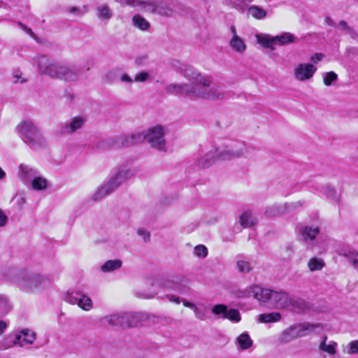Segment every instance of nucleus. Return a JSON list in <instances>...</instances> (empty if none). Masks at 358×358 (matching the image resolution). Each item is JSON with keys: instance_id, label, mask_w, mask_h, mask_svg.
Listing matches in <instances>:
<instances>
[{"instance_id": "obj_1", "label": "nucleus", "mask_w": 358, "mask_h": 358, "mask_svg": "<svg viewBox=\"0 0 358 358\" xmlns=\"http://www.w3.org/2000/svg\"><path fill=\"white\" fill-rule=\"evenodd\" d=\"M34 59L41 74L66 82H75L79 79L80 70L76 66L51 60L45 55L37 56Z\"/></svg>"}, {"instance_id": "obj_2", "label": "nucleus", "mask_w": 358, "mask_h": 358, "mask_svg": "<svg viewBox=\"0 0 358 358\" xmlns=\"http://www.w3.org/2000/svg\"><path fill=\"white\" fill-rule=\"evenodd\" d=\"M246 151V145L243 142H236L220 148H213L198 159L197 166L200 168L209 167L217 160L229 161L240 157Z\"/></svg>"}, {"instance_id": "obj_3", "label": "nucleus", "mask_w": 358, "mask_h": 358, "mask_svg": "<svg viewBox=\"0 0 358 358\" xmlns=\"http://www.w3.org/2000/svg\"><path fill=\"white\" fill-rule=\"evenodd\" d=\"M50 286V281L47 277L27 270H23L17 281V287L29 293H39Z\"/></svg>"}, {"instance_id": "obj_4", "label": "nucleus", "mask_w": 358, "mask_h": 358, "mask_svg": "<svg viewBox=\"0 0 358 358\" xmlns=\"http://www.w3.org/2000/svg\"><path fill=\"white\" fill-rule=\"evenodd\" d=\"M134 173V171L129 169H119L106 183L98 188L93 194V200L97 201L108 196L117 189L122 182L131 178Z\"/></svg>"}, {"instance_id": "obj_5", "label": "nucleus", "mask_w": 358, "mask_h": 358, "mask_svg": "<svg viewBox=\"0 0 358 358\" xmlns=\"http://www.w3.org/2000/svg\"><path fill=\"white\" fill-rule=\"evenodd\" d=\"M145 140V136L143 133L138 132L129 135L122 134L115 138L100 141L97 143V147L101 150L119 148L138 144L143 142Z\"/></svg>"}, {"instance_id": "obj_6", "label": "nucleus", "mask_w": 358, "mask_h": 358, "mask_svg": "<svg viewBox=\"0 0 358 358\" xmlns=\"http://www.w3.org/2000/svg\"><path fill=\"white\" fill-rule=\"evenodd\" d=\"M17 128L22 140L26 143L35 145H41L43 143V138L40 130L31 120L22 122Z\"/></svg>"}, {"instance_id": "obj_7", "label": "nucleus", "mask_w": 358, "mask_h": 358, "mask_svg": "<svg viewBox=\"0 0 358 358\" xmlns=\"http://www.w3.org/2000/svg\"><path fill=\"white\" fill-rule=\"evenodd\" d=\"M180 71L187 80L192 82V85L190 86L192 88H197L201 85H210L212 83L210 77L201 75L192 66L182 64Z\"/></svg>"}, {"instance_id": "obj_8", "label": "nucleus", "mask_w": 358, "mask_h": 358, "mask_svg": "<svg viewBox=\"0 0 358 358\" xmlns=\"http://www.w3.org/2000/svg\"><path fill=\"white\" fill-rule=\"evenodd\" d=\"M165 130L161 125L150 127L145 134L147 140L152 148L159 151L166 150Z\"/></svg>"}, {"instance_id": "obj_9", "label": "nucleus", "mask_w": 358, "mask_h": 358, "mask_svg": "<svg viewBox=\"0 0 358 358\" xmlns=\"http://www.w3.org/2000/svg\"><path fill=\"white\" fill-rule=\"evenodd\" d=\"M210 85L196 87L194 98L203 99L206 100H220L226 96V92L221 86H214L210 87Z\"/></svg>"}, {"instance_id": "obj_10", "label": "nucleus", "mask_w": 358, "mask_h": 358, "mask_svg": "<svg viewBox=\"0 0 358 358\" xmlns=\"http://www.w3.org/2000/svg\"><path fill=\"white\" fill-rule=\"evenodd\" d=\"M87 120L83 116H75L69 121L59 125L57 134L59 136L72 134L80 129L85 124Z\"/></svg>"}, {"instance_id": "obj_11", "label": "nucleus", "mask_w": 358, "mask_h": 358, "mask_svg": "<svg viewBox=\"0 0 358 358\" xmlns=\"http://www.w3.org/2000/svg\"><path fill=\"white\" fill-rule=\"evenodd\" d=\"M211 312L215 315H221L222 319H228L231 322L237 323L241 321V317L236 309H228L224 304H216L211 308Z\"/></svg>"}, {"instance_id": "obj_12", "label": "nucleus", "mask_w": 358, "mask_h": 358, "mask_svg": "<svg viewBox=\"0 0 358 358\" xmlns=\"http://www.w3.org/2000/svg\"><path fill=\"white\" fill-rule=\"evenodd\" d=\"M144 10L164 17H170L173 13V8L169 5L157 2L155 0L146 1Z\"/></svg>"}, {"instance_id": "obj_13", "label": "nucleus", "mask_w": 358, "mask_h": 358, "mask_svg": "<svg viewBox=\"0 0 358 358\" xmlns=\"http://www.w3.org/2000/svg\"><path fill=\"white\" fill-rule=\"evenodd\" d=\"M66 301L71 304H77L80 308L86 311L92 308V299L82 292L68 293Z\"/></svg>"}, {"instance_id": "obj_14", "label": "nucleus", "mask_w": 358, "mask_h": 358, "mask_svg": "<svg viewBox=\"0 0 358 358\" xmlns=\"http://www.w3.org/2000/svg\"><path fill=\"white\" fill-rule=\"evenodd\" d=\"M103 321L112 327L127 328L131 325L130 316L127 313L110 315L105 317Z\"/></svg>"}, {"instance_id": "obj_15", "label": "nucleus", "mask_w": 358, "mask_h": 358, "mask_svg": "<svg viewBox=\"0 0 358 358\" xmlns=\"http://www.w3.org/2000/svg\"><path fill=\"white\" fill-rule=\"evenodd\" d=\"M317 68L311 64H299L294 70V77L299 81L311 78Z\"/></svg>"}, {"instance_id": "obj_16", "label": "nucleus", "mask_w": 358, "mask_h": 358, "mask_svg": "<svg viewBox=\"0 0 358 358\" xmlns=\"http://www.w3.org/2000/svg\"><path fill=\"white\" fill-rule=\"evenodd\" d=\"M277 308H287L292 304V299L285 292L272 291L269 301Z\"/></svg>"}, {"instance_id": "obj_17", "label": "nucleus", "mask_w": 358, "mask_h": 358, "mask_svg": "<svg viewBox=\"0 0 358 358\" xmlns=\"http://www.w3.org/2000/svg\"><path fill=\"white\" fill-rule=\"evenodd\" d=\"M299 337L307 336L313 334H319L324 330V326L320 323L303 322L296 324Z\"/></svg>"}, {"instance_id": "obj_18", "label": "nucleus", "mask_w": 358, "mask_h": 358, "mask_svg": "<svg viewBox=\"0 0 358 358\" xmlns=\"http://www.w3.org/2000/svg\"><path fill=\"white\" fill-rule=\"evenodd\" d=\"M165 90L169 94H184L194 98L195 88L191 87L189 84H170L166 87Z\"/></svg>"}, {"instance_id": "obj_19", "label": "nucleus", "mask_w": 358, "mask_h": 358, "mask_svg": "<svg viewBox=\"0 0 358 358\" xmlns=\"http://www.w3.org/2000/svg\"><path fill=\"white\" fill-rule=\"evenodd\" d=\"M36 339L35 332L29 329H23L15 334L13 338V343L24 347L26 345H31Z\"/></svg>"}, {"instance_id": "obj_20", "label": "nucleus", "mask_w": 358, "mask_h": 358, "mask_svg": "<svg viewBox=\"0 0 358 358\" xmlns=\"http://www.w3.org/2000/svg\"><path fill=\"white\" fill-rule=\"evenodd\" d=\"M272 291L269 289H264L258 285H253L249 289V294L258 301L268 302L270 301Z\"/></svg>"}, {"instance_id": "obj_21", "label": "nucleus", "mask_w": 358, "mask_h": 358, "mask_svg": "<svg viewBox=\"0 0 358 358\" xmlns=\"http://www.w3.org/2000/svg\"><path fill=\"white\" fill-rule=\"evenodd\" d=\"M22 271L23 270H20L13 266H8L1 270V274L6 281L14 283L17 286V281L20 280V276Z\"/></svg>"}, {"instance_id": "obj_22", "label": "nucleus", "mask_w": 358, "mask_h": 358, "mask_svg": "<svg viewBox=\"0 0 358 358\" xmlns=\"http://www.w3.org/2000/svg\"><path fill=\"white\" fill-rule=\"evenodd\" d=\"M172 282L174 283L175 289L182 294L188 291L187 285L189 283V279L183 275H178L173 276Z\"/></svg>"}, {"instance_id": "obj_23", "label": "nucleus", "mask_w": 358, "mask_h": 358, "mask_svg": "<svg viewBox=\"0 0 358 358\" xmlns=\"http://www.w3.org/2000/svg\"><path fill=\"white\" fill-rule=\"evenodd\" d=\"M299 337L297 327L296 324H294L284 330L279 339L282 343H289Z\"/></svg>"}, {"instance_id": "obj_24", "label": "nucleus", "mask_w": 358, "mask_h": 358, "mask_svg": "<svg viewBox=\"0 0 358 358\" xmlns=\"http://www.w3.org/2000/svg\"><path fill=\"white\" fill-rule=\"evenodd\" d=\"M19 169L20 178L24 182L26 180H32L38 173L36 169L26 164H20Z\"/></svg>"}, {"instance_id": "obj_25", "label": "nucleus", "mask_w": 358, "mask_h": 358, "mask_svg": "<svg viewBox=\"0 0 358 358\" xmlns=\"http://www.w3.org/2000/svg\"><path fill=\"white\" fill-rule=\"evenodd\" d=\"M239 222L243 227L248 228L254 226L257 220L250 211H245L241 215Z\"/></svg>"}, {"instance_id": "obj_26", "label": "nucleus", "mask_w": 358, "mask_h": 358, "mask_svg": "<svg viewBox=\"0 0 358 358\" xmlns=\"http://www.w3.org/2000/svg\"><path fill=\"white\" fill-rule=\"evenodd\" d=\"M97 17L101 20L109 21L113 17V11L106 4L99 5L96 8Z\"/></svg>"}, {"instance_id": "obj_27", "label": "nucleus", "mask_w": 358, "mask_h": 358, "mask_svg": "<svg viewBox=\"0 0 358 358\" xmlns=\"http://www.w3.org/2000/svg\"><path fill=\"white\" fill-rule=\"evenodd\" d=\"M319 232L320 229L316 226H306L301 231L305 241L314 240Z\"/></svg>"}, {"instance_id": "obj_28", "label": "nucleus", "mask_w": 358, "mask_h": 358, "mask_svg": "<svg viewBox=\"0 0 358 358\" xmlns=\"http://www.w3.org/2000/svg\"><path fill=\"white\" fill-rule=\"evenodd\" d=\"M229 44L232 50L238 53H243L246 49L245 42L238 36H232Z\"/></svg>"}, {"instance_id": "obj_29", "label": "nucleus", "mask_w": 358, "mask_h": 358, "mask_svg": "<svg viewBox=\"0 0 358 358\" xmlns=\"http://www.w3.org/2000/svg\"><path fill=\"white\" fill-rule=\"evenodd\" d=\"M132 22L134 27L142 31H147L150 27V23L138 14L133 16Z\"/></svg>"}, {"instance_id": "obj_30", "label": "nucleus", "mask_w": 358, "mask_h": 358, "mask_svg": "<svg viewBox=\"0 0 358 358\" xmlns=\"http://www.w3.org/2000/svg\"><path fill=\"white\" fill-rule=\"evenodd\" d=\"M122 264L120 259L108 260L101 266V271L103 273L111 272L120 268Z\"/></svg>"}, {"instance_id": "obj_31", "label": "nucleus", "mask_w": 358, "mask_h": 358, "mask_svg": "<svg viewBox=\"0 0 358 358\" xmlns=\"http://www.w3.org/2000/svg\"><path fill=\"white\" fill-rule=\"evenodd\" d=\"M48 186V181L43 176H37L31 180V187L36 191L45 190Z\"/></svg>"}, {"instance_id": "obj_32", "label": "nucleus", "mask_w": 358, "mask_h": 358, "mask_svg": "<svg viewBox=\"0 0 358 358\" xmlns=\"http://www.w3.org/2000/svg\"><path fill=\"white\" fill-rule=\"evenodd\" d=\"M287 204L272 205L266 207L265 214L269 217H273L281 215L286 210Z\"/></svg>"}, {"instance_id": "obj_33", "label": "nucleus", "mask_w": 358, "mask_h": 358, "mask_svg": "<svg viewBox=\"0 0 358 358\" xmlns=\"http://www.w3.org/2000/svg\"><path fill=\"white\" fill-rule=\"evenodd\" d=\"M274 40H275V44L284 45L294 42L295 37L289 32H285L280 36H275Z\"/></svg>"}, {"instance_id": "obj_34", "label": "nucleus", "mask_w": 358, "mask_h": 358, "mask_svg": "<svg viewBox=\"0 0 358 358\" xmlns=\"http://www.w3.org/2000/svg\"><path fill=\"white\" fill-rule=\"evenodd\" d=\"M280 318L281 315L278 313H264L259 315V321L262 323L278 322Z\"/></svg>"}, {"instance_id": "obj_35", "label": "nucleus", "mask_w": 358, "mask_h": 358, "mask_svg": "<svg viewBox=\"0 0 358 358\" xmlns=\"http://www.w3.org/2000/svg\"><path fill=\"white\" fill-rule=\"evenodd\" d=\"M237 342L243 350L250 348L253 343L252 340L250 338L248 333H243L238 336Z\"/></svg>"}, {"instance_id": "obj_36", "label": "nucleus", "mask_w": 358, "mask_h": 358, "mask_svg": "<svg viewBox=\"0 0 358 358\" xmlns=\"http://www.w3.org/2000/svg\"><path fill=\"white\" fill-rule=\"evenodd\" d=\"M343 255L348 262L358 271V252L353 250L343 252Z\"/></svg>"}, {"instance_id": "obj_37", "label": "nucleus", "mask_w": 358, "mask_h": 358, "mask_svg": "<svg viewBox=\"0 0 358 358\" xmlns=\"http://www.w3.org/2000/svg\"><path fill=\"white\" fill-rule=\"evenodd\" d=\"M12 308L8 299L5 295L0 294V316H3L8 313Z\"/></svg>"}, {"instance_id": "obj_38", "label": "nucleus", "mask_w": 358, "mask_h": 358, "mask_svg": "<svg viewBox=\"0 0 358 358\" xmlns=\"http://www.w3.org/2000/svg\"><path fill=\"white\" fill-rule=\"evenodd\" d=\"M327 340V336H324L323 337L322 341H321V343L320 344L319 348L321 350L326 352L330 355H334L336 353L335 346L336 345V343L334 342H332L329 344H327L326 343Z\"/></svg>"}, {"instance_id": "obj_39", "label": "nucleus", "mask_w": 358, "mask_h": 358, "mask_svg": "<svg viewBox=\"0 0 358 358\" xmlns=\"http://www.w3.org/2000/svg\"><path fill=\"white\" fill-rule=\"evenodd\" d=\"M248 11L253 17L257 20H262L266 16V12L257 6H251L248 8Z\"/></svg>"}, {"instance_id": "obj_40", "label": "nucleus", "mask_w": 358, "mask_h": 358, "mask_svg": "<svg viewBox=\"0 0 358 358\" xmlns=\"http://www.w3.org/2000/svg\"><path fill=\"white\" fill-rule=\"evenodd\" d=\"M324 265V262L322 259L315 257L311 258L308 263V266L311 271L321 270Z\"/></svg>"}, {"instance_id": "obj_41", "label": "nucleus", "mask_w": 358, "mask_h": 358, "mask_svg": "<svg viewBox=\"0 0 358 358\" xmlns=\"http://www.w3.org/2000/svg\"><path fill=\"white\" fill-rule=\"evenodd\" d=\"M117 3L122 6H129L132 7H141L144 10L146 1L141 0H115Z\"/></svg>"}, {"instance_id": "obj_42", "label": "nucleus", "mask_w": 358, "mask_h": 358, "mask_svg": "<svg viewBox=\"0 0 358 358\" xmlns=\"http://www.w3.org/2000/svg\"><path fill=\"white\" fill-rule=\"evenodd\" d=\"M258 42L265 48H273V45H275V40L274 37H270L268 36H257Z\"/></svg>"}, {"instance_id": "obj_43", "label": "nucleus", "mask_w": 358, "mask_h": 358, "mask_svg": "<svg viewBox=\"0 0 358 358\" xmlns=\"http://www.w3.org/2000/svg\"><path fill=\"white\" fill-rule=\"evenodd\" d=\"M320 192L331 199L338 200V199L336 189L329 185L321 187Z\"/></svg>"}, {"instance_id": "obj_44", "label": "nucleus", "mask_w": 358, "mask_h": 358, "mask_svg": "<svg viewBox=\"0 0 358 358\" xmlns=\"http://www.w3.org/2000/svg\"><path fill=\"white\" fill-rule=\"evenodd\" d=\"M338 79V76L334 71H329L324 74L323 77L324 83L327 86H330L334 81Z\"/></svg>"}, {"instance_id": "obj_45", "label": "nucleus", "mask_w": 358, "mask_h": 358, "mask_svg": "<svg viewBox=\"0 0 358 358\" xmlns=\"http://www.w3.org/2000/svg\"><path fill=\"white\" fill-rule=\"evenodd\" d=\"M237 267L238 271L242 273H248L252 268L251 264L249 262H246L245 260L238 261Z\"/></svg>"}, {"instance_id": "obj_46", "label": "nucleus", "mask_w": 358, "mask_h": 358, "mask_svg": "<svg viewBox=\"0 0 358 358\" xmlns=\"http://www.w3.org/2000/svg\"><path fill=\"white\" fill-rule=\"evenodd\" d=\"M195 256L199 258H204L208 255V249L203 245H196L194 250Z\"/></svg>"}, {"instance_id": "obj_47", "label": "nucleus", "mask_w": 358, "mask_h": 358, "mask_svg": "<svg viewBox=\"0 0 358 358\" xmlns=\"http://www.w3.org/2000/svg\"><path fill=\"white\" fill-rule=\"evenodd\" d=\"M150 77V75L146 71H141L136 74L134 78V82L143 83L146 81Z\"/></svg>"}, {"instance_id": "obj_48", "label": "nucleus", "mask_w": 358, "mask_h": 358, "mask_svg": "<svg viewBox=\"0 0 358 358\" xmlns=\"http://www.w3.org/2000/svg\"><path fill=\"white\" fill-rule=\"evenodd\" d=\"M348 354H358V341H353L348 344Z\"/></svg>"}, {"instance_id": "obj_49", "label": "nucleus", "mask_w": 358, "mask_h": 358, "mask_svg": "<svg viewBox=\"0 0 358 358\" xmlns=\"http://www.w3.org/2000/svg\"><path fill=\"white\" fill-rule=\"evenodd\" d=\"M137 234L143 238L145 242H148L150 241V234L148 231L143 229H139L137 231Z\"/></svg>"}, {"instance_id": "obj_50", "label": "nucleus", "mask_w": 358, "mask_h": 358, "mask_svg": "<svg viewBox=\"0 0 358 358\" xmlns=\"http://www.w3.org/2000/svg\"><path fill=\"white\" fill-rule=\"evenodd\" d=\"M194 313L195 314L196 317L201 320H203L206 318L205 313L197 307L194 308Z\"/></svg>"}, {"instance_id": "obj_51", "label": "nucleus", "mask_w": 358, "mask_h": 358, "mask_svg": "<svg viewBox=\"0 0 358 358\" xmlns=\"http://www.w3.org/2000/svg\"><path fill=\"white\" fill-rule=\"evenodd\" d=\"M8 222V217L5 215L1 209H0V227H4Z\"/></svg>"}, {"instance_id": "obj_52", "label": "nucleus", "mask_w": 358, "mask_h": 358, "mask_svg": "<svg viewBox=\"0 0 358 358\" xmlns=\"http://www.w3.org/2000/svg\"><path fill=\"white\" fill-rule=\"evenodd\" d=\"M324 57V55L322 53H315L311 57L310 60L313 63L316 64L318 62L321 61Z\"/></svg>"}, {"instance_id": "obj_53", "label": "nucleus", "mask_w": 358, "mask_h": 358, "mask_svg": "<svg viewBox=\"0 0 358 358\" xmlns=\"http://www.w3.org/2000/svg\"><path fill=\"white\" fill-rule=\"evenodd\" d=\"M285 250L287 253V257L288 258H289L293 254L294 252V249H293V246L292 244H287L285 246Z\"/></svg>"}, {"instance_id": "obj_54", "label": "nucleus", "mask_w": 358, "mask_h": 358, "mask_svg": "<svg viewBox=\"0 0 358 358\" xmlns=\"http://www.w3.org/2000/svg\"><path fill=\"white\" fill-rule=\"evenodd\" d=\"M120 80L122 82L132 83L134 82V79L133 80L129 75L127 73H124L122 75Z\"/></svg>"}, {"instance_id": "obj_55", "label": "nucleus", "mask_w": 358, "mask_h": 358, "mask_svg": "<svg viewBox=\"0 0 358 358\" xmlns=\"http://www.w3.org/2000/svg\"><path fill=\"white\" fill-rule=\"evenodd\" d=\"M166 297L171 302H174V303H176L177 304H179L180 303V299L178 296H175V295H167Z\"/></svg>"}, {"instance_id": "obj_56", "label": "nucleus", "mask_w": 358, "mask_h": 358, "mask_svg": "<svg viewBox=\"0 0 358 358\" xmlns=\"http://www.w3.org/2000/svg\"><path fill=\"white\" fill-rule=\"evenodd\" d=\"M339 26H341L343 29H346L350 32L352 31V29L348 27L347 22L345 21L341 20L339 22Z\"/></svg>"}, {"instance_id": "obj_57", "label": "nucleus", "mask_w": 358, "mask_h": 358, "mask_svg": "<svg viewBox=\"0 0 358 358\" xmlns=\"http://www.w3.org/2000/svg\"><path fill=\"white\" fill-rule=\"evenodd\" d=\"M182 303L185 307L189 308L192 309L193 310L196 307L194 303L187 301L186 300L182 301Z\"/></svg>"}, {"instance_id": "obj_58", "label": "nucleus", "mask_w": 358, "mask_h": 358, "mask_svg": "<svg viewBox=\"0 0 358 358\" xmlns=\"http://www.w3.org/2000/svg\"><path fill=\"white\" fill-rule=\"evenodd\" d=\"M146 59L147 57L145 56L139 57L136 59L135 62L138 65H142Z\"/></svg>"}, {"instance_id": "obj_59", "label": "nucleus", "mask_w": 358, "mask_h": 358, "mask_svg": "<svg viewBox=\"0 0 358 358\" xmlns=\"http://www.w3.org/2000/svg\"><path fill=\"white\" fill-rule=\"evenodd\" d=\"M6 327L7 324L3 320H0V336L2 335Z\"/></svg>"}, {"instance_id": "obj_60", "label": "nucleus", "mask_w": 358, "mask_h": 358, "mask_svg": "<svg viewBox=\"0 0 358 358\" xmlns=\"http://www.w3.org/2000/svg\"><path fill=\"white\" fill-rule=\"evenodd\" d=\"M69 11L71 13H75L76 15H80L81 14L80 11V9L77 7H71L69 8Z\"/></svg>"}, {"instance_id": "obj_61", "label": "nucleus", "mask_w": 358, "mask_h": 358, "mask_svg": "<svg viewBox=\"0 0 358 358\" xmlns=\"http://www.w3.org/2000/svg\"><path fill=\"white\" fill-rule=\"evenodd\" d=\"M324 20H325V22H326L328 25H329V26H333V25H334V23L333 20H332L330 17H327H327H325Z\"/></svg>"}, {"instance_id": "obj_62", "label": "nucleus", "mask_w": 358, "mask_h": 358, "mask_svg": "<svg viewBox=\"0 0 358 358\" xmlns=\"http://www.w3.org/2000/svg\"><path fill=\"white\" fill-rule=\"evenodd\" d=\"M23 28H24V31H26L29 35H30V36H32V37L34 36V32L32 31L31 29L28 28V27H25V26H23Z\"/></svg>"}, {"instance_id": "obj_63", "label": "nucleus", "mask_w": 358, "mask_h": 358, "mask_svg": "<svg viewBox=\"0 0 358 358\" xmlns=\"http://www.w3.org/2000/svg\"><path fill=\"white\" fill-rule=\"evenodd\" d=\"M230 29H231V33L233 34V36H238L236 34V27L234 25L231 26Z\"/></svg>"}, {"instance_id": "obj_64", "label": "nucleus", "mask_w": 358, "mask_h": 358, "mask_svg": "<svg viewBox=\"0 0 358 358\" xmlns=\"http://www.w3.org/2000/svg\"><path fill=\"white\" fill-rule=\"evenodd\" d=\"M25 203V199L24 197H21L18 201V205L21 207Z\"/></svg>"}]
</instances>
